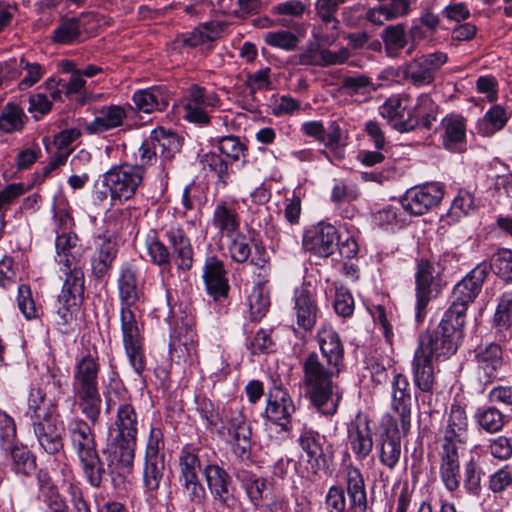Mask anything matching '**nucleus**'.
Returning a JSON list of instances; mask_svg holds the SVG:
<instances>
[{"instance_id": "b1692460", "label": "nucleus", "mask_w": 512, "mask_h": 512, "mask_svg": "<svg viewBox=\"0 0 512 512\" xmlns=\"http://www.w3.org/2000/svg\"><path fill=\"white\" fill-rule=\"evenodd\" d=\"M117 255V245L110 235H98L95 238V250L91 257L92 272L95 277L103 278L112 268Z\"/></svg>"}, {"instance_id": "9b49d317", "label": "nucleus", "mask_w": 512, "mask_h": 512, "mask_svg": "<svg viewBox=\"0 0 512 512\" xmlns=\"http://www.w3.org/2000/svg\"><path fill=\"white\" fill-rule=\"evenodd\" d=\"M439 272L435 266L427 260H421L417 264L415 274L416 282V320L422 322L426 315V308L432 298L437 297L441 291L438 279Z\"/></svg>"}, {"instance_id": "e433bc0d", "label": "nucleus", "mask_w": 512, "mask_h": 512, "mask_svg": "<svg viewBox=\"0 0 512 512\" xmlns=\"http://www.w3.org/2000/svg\"><path fill=\"white\" fill-rule=\"evenodd\" d=\"M132 101L138 112L147 114L162 111L168 106L167 97L160 87L137 90L133 94Z\"/></svg>"}, {"instance_id": "c03bdc74", "label": "nucleus", "mask_w": 512, "mask_h": 512, "mask_svg": "<svg viewBox=\"0 0 512 512\" xmlns=\"http://www.w3.org/2000/svg\"><path fill=\"white\" fill-rule=\"evenodd\" d=\"M150 138L153 140L160 156L170 159L181 148V141L177 134L162 128L152 131Z\"/></svg>"}, {"instance_id": "37998d69", "label": "nucleus", "mask_w": 512, "mask_h": 512, "mask_svg": "<svg viewBox=\"0 0 512 512\" xmlns=\"http://www.w3.org/2000/svg\"><path fill=\"white\" fill-rule=\"evenodd\" d=\"M27 120L21 107L14 103H7L0 112V130L8 134L20 132Z\"/></svg>"}, {"instance_id": "338daca9", "label": "nucleus", "mask_w": 512, "mask_h": 512, "mask_svg": "<svg viewBox=\"0 0 512 512\" xmlns=\"http://www.w3.org/2000/svg\"><path fill=\"white\" fill-rule=\"evenodd\" d=\"M164 436L159 427L152 426L146 443L145 457H165L164 455Z\"/></svg>"}, {"instance_id": "473e14b6", "label": "nucleus", "mask_w": 512, "mask_h": 512, "mask_svg": "<svg viewBox=\"0 0 512 512\" xmlns=\"http://www.w3.org/2000/svg\"><path fill=\"white\" fill-rule=\"evenodd\" d=\"M99 364L90 353L78 360L73 375V390H90L98 388Z\"/></svg>"}, {"instance_id": "0eeeda50", "label": "nucleus", "mask_w": 512, "mask_h": 512, "mask_svg": "<svg viewBox=\"0 0 512 512\" xmlns=\"http://www.w3.org/2000/svg\"><path fill=\"white\" fill-rule=\"evenodd\" d=\"M487 274L488 267L479 265L454 286L452 303L445 313L456 319V325L465 323L467 308L480 293Z\"/></svg>"}, {"instance_id": "13d9d810", "label": "nucleus", "mask_w": 512, "mask_h": 512, "mask_svg": "<svg viewBox=\"0 0 512 512\" xmlns=\"http://www.w3.org/2000/svg\"><path fill=\"white\" fill-rule=\"evenodd\" d=\"M250 314L253 321H259L268 311L270 300L268 292L262 286H256L248 298Z\"/></svg>"}, {"instance_id": "9d476101", "label": "nucleus", "mask_w": 512, "mask_h": 512, "mask_svg": "<svg viewBox=\"0 0 512 512\" xmlns=\"http://www.w3.org/2000/svg\"><path fill=\"white\" fill-rule=\"evenodd\" d=\"M220 106L221 100L216 92L193 84L188 88L184 118L191 123L207 125L210 122L209 113Z\"/></svg>"}, {"instance_id": "49530a36", "label": "nucleus", "mask_w": 512, "mask_h": 512, "mask_svg": "<svg viewBox=\"0 0 512 512\" xmlns=\"http://www.w3.org/2000/svg\"><path fill=\"white\" fill-rule=\"evenodd\" d=\"M220 33L221 29L217 24H201L193 31L183 34L182 43L184 46L196 47L216 40L220 36Z\"/></svg>"}, {"instance_id": "603ef678", "label": "nucleus", "mask_w": 512, "mask_h": 512, "mask_svg": "<svg viewBox=\"0 0 512 512\" xmlns=\"http://www.w3.org/2000/svg\"><path fill=\"white\" fill-rule=\"evenodd\" d=\"M494 323L500 330L512 326V286L507 285L499 298Z\"/></svg>"}, {"instance_id": "052dcab7", "label": "nucleus", "mask_w": 512, "mask_h": 512, "mask_svg": "<svg viewBox=\"0 0 512 512\" xmlns=\"http://www.w3.org/2000/svg\"><path fill=\"white\" fill-rule=\"evenodd\" d=\"M227 239H229L228 251L232 260L237 263H245L251 254L247 236L239 231L234 236L227 237Z\"/></svg>"}, {"instance_id": "4be33fe9", "label": "nucleus", "mask_w": 512, "mask_h": 512, "mask_svg": "<svg viewBox=\"0 0 512 512\" xmlns=\"http://www.w3.org/2000/svg\"><path fill=\"white\" fill-rule=\"evenodd\" d=\"M166 236L172 247L177 268L182 271H189L194 262V251L189 237L178 224L170 225L166 230Z\"/></svg>"}, {"instance_id": "a211bd4d", "label": "nucleus", "mask_w": 512, "mask_h": 512, "mask_svg": "<svg viewBox=\"0 0 512 512\" xmlns=\"http://www.w3.org/2000/svg\"><path fill=\"white\" fill-rule=\"evenodd\" d=\"M440 448H458L468 436V419L465 410L452 405L445 426L440 430Z\"/></svg>"}, {"instance_id": "4d7b16f0", "label": "nucleus", "mask_w": 512, "mask_h": 512, "mask_svg": "<svg viewBox=\"0 0 512 512\" xmlns=\"http://www.w3.org/2000/svg\"><path fill=\"white\" fill-rule=\"evenodd\" d=\"M382 37L385 48L390 55L398 53V51L403 49L407 44L404 24H397L386 27L383 31Z\"/></svg>"}, {"instance_id": "69168bd1", "label": "nucleus", "mask_w": 512, "mask_h": 512, "mask_svg": "<svg viewBox=\"0 0 512 512\" xmlns=\"http://www.w3.org/2000/svg\"><path fill=\"white\" fill-rule=\"evenodd\" d=\"M227 429L233 440L251 437L250 424L246 417L239 411L231 414Z\"/></svg>"}, {"instance_id": "aec40b11", "label": "nucleus", "mask_w": 512, "mask_h": 512, "mask_svg": "<svg viewBox=\"0 0 512 512\" xmlns=\"http://www.w3.org/2000/svg\"><path fill=\"white\" fill-rule=\"evenodd\" d=\"M477 372L485 384L500 378L503 368V351L500 345L490 343L480 347L475 355Z\"/></svg>"}, {"instance_id": "58836bf2", "label": "nucleus", "mask_w": 512, "mask_h": 512, "mask_svg": "<svg viewBox=\"0 0 512 512\" xmlns=\"http://www.w3.org/2000/svg\"><path fill=\"white\" fill-rule=\"evenodd\" d=\"M443 134V145L455 151L458 144L465 140L466 136V120L463 116L457 114L447 115L441 121Z\"/></svg>"}, {"instance_id": "c85d7f7f", "label": "nucleus", "mask_w": 512, "mask_h": 512, "mask_svg": "<svg viewBox=\"0 0 512 512\" xmlns=\"http://www.w3.org/2000/svg\"><path fill=\"white\" fill-rule=\"evenodd\" d=\"M348 442L357 460L366 459L373 449L369 421H354L348 426Z\"/></svg>"}, {"instance_id": "423d86ee", "label": "nucleus", "mask_w": 512, "mask_h": 512, "mask_svg": "<svg viewBox=\"0 0 512 512\" xmlns=\"http://www.w3.org/2000/svg\"><path fill=\"white\" fill-rule=\"evenodd\" d=\"M346 490L348 507L344 489L336 485L329 488L325 497L328 512H366L367 496L364 479L360 470L354 466L346 469Z\"/></svg>"}, {"instance_id": "5fc2aeb1", "label": "nucleus", "mask_w": 512, "mask_h": 512, "mask_svg": "<svg viewBox=\"0 0 512 512\" xmlns=\"http://www.w3.org/2000/svg\"><path fill=\"white\" fill-rule=\"evenodd\" d=\"M18 67L21 72L25 73L21 81L18 83V88L21 91L34 86L45 74V68L41 64L37 62H30L25 57L20 58Z\"/></svg>"}, {"instance_id": "a878e982", "label": "nucleus", "mask_w": 512, "mask_h": 512, "mask_svg": "<svg viewBox=\"0 0 512 512\" xmlns=\"http://www.w3.org/2000/svg\"><path fill=\"white\" fill-rule=\"evenodd\" d=\"M392 408L399 414L401 428L406 433L410 427L411 394L406 376L396 374L392 381Z\"/></svg>"}, {"instance_id": "c756f323", "label": "nucleus", "mask_w": 512, "mask_h": 512, "mask_svg": "<svg viewBox=\"0 0 512 512\" xmlns=\"http://www.w3.org/2000/svg\"><path fill=\"white\" fill-rule=\"evenodd\" d=\"M323 441L324 437L307 425L302 427L297 439L299 446L306 453L308 463L311 465L314 472H316L321 465L326 464V458L322 448Z\"/></svg>"}, {"instance_id": "3c124183", "label": "nucleus", "mask_w": 512, "mask_h": 512, "mask_svg": "<svg viewBox=\"0 0 512 512\" xmlns=\"http://www.w3.org/2000/svg\"><path fill=\"white\" fill-rule=\"evenodd\" d=\"M212 145L232 161H238L247 151V146L236 136H223L212 139Z\"/></svg>"}, {"instance_id": "5701e85b", "label": "nucleus", "mask_w": 512, "mask_h": 512, "mask_svg": "<svg viewBox=\"0 0 512 512\" xmlns=\"http://www.w3.org/2000/svg\"><path fill=\"white\" fill-rule=\"evenodd\" d=\"M211 223L221 237L234 236L240 231V216L237 203L225 200L218 201L213 210Z\"/></svg>"}, {"instance_id": "7c9ffc66", "label": "nucleus", "mask_w": 512, "mask_h": 512, "mask_svg": "<svg viewBox=\"0 0 512 512\" xmlns=\"http://www.w3.org/2000/svg\"><path fill=\"white\" fill-rule=\"evenodd\" d=\"M377 8L369 9L366 18L371 23L381 25L385 21L406 16L417 0H379Z\"/></svg>"}, {"instance_id": "ea45409f", "label": "nucleus", "mask_w": 512, "mask_h": 512, "mask_svg": "<svg viewBox=\"0 0 512 512\" xmlns=\"http://www.w3.org/2000/svg\"><path fill=\"white\" fill-rule=\"evenodd\" d=\"M81 413L86 417L88 423L95 425L101 414V397L99 389L74 391Z\"/></svg>"}, {"instance_id": "e2e57ef3", "label": "nucleus", "mask_w": 512, "mask_h": 512, "mask_svg": "<svg viewBox=\"0 0 512 512\" xmlns=\"http://www.w3.org/2000/svg\"><path fill=\"white\" fill-rule=\"evenodd\" d=\"M342 129L338 122L333 121L328 127V131H325V138L323 144L329 148L333 153L334 157L338 160L344 158V150L342 147Z\"/></svg>"}, {"instance_id": "f3484780", "label": "nucleus", "mask_w": 512, "mask_h": 512, "mask_svg": "<svg viewBox=\"0 0 512 512\" xmlns=\"http://www.w3.org/2000/svg\"><path fill=\"white\" fill-rule=\"evenodd\" d=\"M443 190L438 184H428L409 189L401 198L402 208L411 215H423L436 206L443 198Z\"/></svg>"}, {"instance_id": "f257e3e1", "label": "nucleus", "mask_w": 512, "mask_h": 512, "mask_svg": "<svg viewBox=\"0 0 512 512\" xmlns=\"http://www.w3.org/2000/svg\"><path fill=\"white\" fill-rule=\"evenodd\" d=\"M323 362L316 352L309 353L301 362L305 393L315 409L324 416L337 413L343 390L333 381L343 368L344 347L338 333L322 326L317 333Z\"/></svg>"}, {"instance_id": "ddd939ff", "label": "nucleus", "mask_w": 512, "mask_h": 512, "mask_svg": "<svg viewBox=\"0 0 512 512\" xmlns=\"http://www.w3.org/2000/svg\"><path fill=\"white\" fill-rule=\"evenodd\" d=\"M380 115L399 132H409L419 126L410 97L406 94L388 98L380 107Z\"/></svg>"}, {"instance_id": "2eb2a0df", "label": "nucleus", "mask_w": 512, "mask_h": 512, "mask_svg": "<svg viewBox=\"0 0 512 512\" xmlns=\"http://www.w3.org/2000/svg\"><path fill=\"white\" fill-rule=\"evenodd\" d=\"M84 289V279L80 278V274L76 273L72 279H65L55 305L58 325L66 326L75 320V313L84 297Z\"/></svg>"}, {"instance_id": "393cba45", "label": "nucleus", "mask_w": 512, "mask_h": 512, "mask_svg": "<svg viewBox=\"0 0 512 512\" xmlns=\"http://www.w3.org/2000/svg\"><path fill=\"white\" fill-rule=\"evenodd\" d=\"M38 494L37 499L42 502L44 512H68V506L61 497L51 476L45 470H39L36 474Z\"/></svg>"}, {"instance_id": "6ab92c4d", "label": "nucleus", "mask_w": 512, "mask_h": 512, "mask_svg": "<svg viewBox=\"0 0 512 512\" xmlns=\"http://www.w3.org/2000/svg\"><path fill=\"white\" fill-rule=\"evenodd\" d=\"M34 434L40 446L49 454L59 452L62 447L61 429L57 426L54 412L47 415H37L32 419Z\"/></svg>"}, {"instance_id": "c9c22d12", "label": "nucleus", "mask_w": 512, "mask_h": 512, "mask_svg": "<svg viewBox=\"0 0 512 512\" xmlns=\"http://www.w3.org/2000/svg\"><path fill=\"white\" fill-rule=\"evenodd\" d=\"M127 117L125 109L119 105H110L100 111V115L86 125L89 134H100L123 124Z\"/></svg>"}, {"instance_id": "4468645a", "label": "nucleus", "mask_w": 512, "mask_h": 512, "mask_svg": "<svg viewBox=\"0 0 512 512\" xmlns=\"http://www.w3.org/2000/svg\"><path fill=\"white\" fill-rule=\"evenodd\" d=\"M56 261L63 266L66 279H72L76 273L84 279V259L78 236L73 232H63L58 235L55 242Z\"/></svg>"}, {"instance_id": "a19ab883", "label": "nucleus", "mask_w": 512, "mask_h": 512, "mask_svg": "<svg viewBox=\"0 0 512 512\" xmlns=\"http://www.w3.org/2000/svg\"><path fill=\"white\" fill-rule=\"evenodd\" d=\"M509 119V114L500 105L491 107L478 121V132L483 136H491L502 130Z\"/></svg>"}, {"instance_id": "09e8293b", "label": "nucleus", "mask_w": 512, "mask_h": 512, "mask_svg": "<svg viewBox=\"0 0 512 512\" xmlns=\"http://www.w3.org/2000/svg\"><path fill=\"white\" fill-rule=\"evenodd\" d=\"M236 478L242 483L252 502L257 504L264 498V491L267 489L265 479L257 477L244 469L236 471Z\"/></svg>"}, {"instance_id": "6e6d98bb", "label": "nucleus", "mask_w": 512, "mask_h": 512, "mask_svg": "<svg viewBox=\"0 0 512 512\" xmlns=\"http://www.w3.org/2000/svg\"><path fill=\"white\" fill-rule=\"evenodd\" d=\"M200 162L204 169L213 171L218 178V182L226 187L229 182L230 173L227 162L216 152H208L201 156Z\"/></svg>"}, {"instance_id": "72a5a7b5", "label": "nucleus", "mask_w": 512, "mask_h": 512, "mask_svg": "<svg viewBox=\"0 0 512 512\" xmlns=\"http://www.w3.org/2000/svg\"><path fill=\"white\" fill-rule=\"evenodd\" d=\"M294 308L299 327L305 331L311 330L320 313L314 295L308 289L296 292Z\"/></svg>"}, {"instance_id": "bb28decb", "label": "nucleus", "mask_w": 512, "mask_h": 512, "mask_svg": "<svg viewBox=\"0 0 512 512\" xmlns=\"http://www.w3.org/2000/svg\"><path fill=\"white\" fill-rule=\"evenodd\" d=\"M203 279L208 294L214 299L227 296L229 285L224 264L220 259L214 256L206 259Z\"/></svg>"}, {"instance_id": "79ce46f5", "label": "nucleus", "mask_w": 512, "mask_h": 512, "mask_svg": "<svg viewBox=\"0 0 512 512\" xmlns=\"http://www.w3.org/2000/svg\"><path fill=\"white\" fill-rule=\"evenodd\" d=\"M82 25L77 18H61L54 29L51 39L56 44L69 45L77 42L81 37Z\"/></svg>"}, {"instance_id": "680f3d73", "label": "nucleus", "mask_w": 512, "mask_h": 512, "mask_svg": "<svg viewBox=\"0 0 512 512\" xmlns=\"http://www.w3.org/2000/svg\"><path fill=\"white\" fill-rule=\"evenodd\" d=\"M263 39L267 45L286 51L294 50L299 42L297 36L287 30L266 32Z\"/></svg>"}, {"instance_id": "2f4dec72", "label": "nucleus", "mask_w": 512, "mask_h": 512, "mask_svg": "<svg viewBox=\"0 0 512 512\" xmlns=\"http://www.w3.org/2000/svg\"><path fill=\"white\" fill-rule=\"evenodd\" d=\"M440 478L445 488L454 492L460 485V464L458 448H440Z\"/></svg>"}, {"instance_id": "f03ea898", "label": "nucleus", "mask_w": 512, "mask_h": 512, "mask_svg": "<svg viewBox=\"0 0 512 512\" xmlns=\"http://www.w3.org/2000/svg\"><path fill=\"white\" fill-rule=\"evenodd\" d=\"M117 290L124 350L135 373L141 375L146 367L144 339L134 309L143 296V279L135 261L124 262L120 266Z\"/></svg>"}, {"instance_id": "774afa93", "label": "nucleus", "mask_w": 512, "mask_h": 512, "mask_svg": "<svg viewBox=\"0 0 512 512\" xmlns=\"http://www.w3.org/2000/svg\"><path fill=\"white\" fill-rule=\"evenodd\" d=\"M493 266L496 273L504 280L512 282V251L501 250L494 258Z\"/></svg>"}, {"instance_id": "f8f14e48", "label": "nucleus", "mask_w": 512, "mask_h": 512, "mask_svg": "<svg viewBox=\"0 0 512 512\" xmlns=\"http://www.w3.org/2000/svg\"><path fill=\"white\" fill-rule=\"evenodd\" d=\"M203 472L219 512H231L237 506V499L230 475L217 464L206 465Z\"/></svg>"}, {"instance_id": "6e6552de", "label": "nucleus", "mask_w": 512, "mask_h": 512, "mask_svg": "<svg viewBox=\"0 0 512 512\" xmlns=\"http://www.w3.org/2000/svg\"><path fill=\"white\" fill-rule=\"evenodd\" d=\"M145 170L131 164L116 165L103 174L102 183L113 202L132 198L143 181Z\"/></svg>"}, {"instance_id": "4c0bfd02", "label": "nucleus", "mask_w": 512, "mask_h": 512, "mask_svg": "<svg viewBox=\"0 0 512 512\" xmlns=\"http://www.w3.org/2000/svg\"><path fill=\"white\" fill-rule=\"evenodd\" d=\"M401 457V437L398 429L388 428L380 439V462L388 469L396 467Z\"/></svg>"}, {"instance_id": "8fccbe9b", "label": "nucleus", "mask_w": 512, "mask_h": 512, "mask_svg": "<svg viewBox=\"0 0 512 512\" xmlns=\"http://www.w3.org/2000/svg\"><path fill=\"white\" fill-rule=\"evenodd\" d=\"M201 464L196 450L191 446H185L179 454V481L198 477Z\"/></svg>"}, {"instance_id": "7ed1b4c3", "label": "nucleus", "mask_w": 512, "mask_h": 512, "mask_svg": "<svg viewBox=\"0 0 512 512\" xmlns=\"http://www.w3.org/2000/svg\"><path fill=\"white\" fill-rule=\"evenodd\" d=\"M92 426L79 417H73L67 421L65 429L86 481L90 486L100 488L107 470L99 455Z\"/></svg>"}, {"instance_id": "1a4fd4ad", "label": "nucleus", "mask_w": 512, "mask_h": 512, "mask_svg": "<svg viewBox=\"0 0 512 512\" xmlns=\"http://www.w3.org/2000/svg\"><path fill=\"white\" fill-rule=\"evenodd\" d=\"M447 61L448 56L443 52L424 54L403 66V79L418 88L431 85Z\"/></svg>"}, {"instance_id": "de8ad7c7", "label": "nucleus", "mask_w": 512, "mask_h": 512, "mask_svg": "<svg viewBox=\"0 0 512 512\" xmlns=\"http://www.w3.org/2000/svg\"><path fill=\"white\" fill-rule=\"evenodd\" d=\"M165 471V457H145L143 481L147 490L156 491L160 487Z\"/></svg>"}, {"instance_id": "864d4df0", "label": "nucleus", "mask_w": 512, "mask_h": 512, "mask_svg": "<svg viewBox=\"0 0 512 512\" xmlns=\"http://www.w3.org/2000/svg\"><path fill=\"white\" fill-rule=\"evenodd\" d=\"M437 106L433 103L432 99L427 94H422L417 99V104L414 106L415 115L418 117L419 125L430 130L436 123V110Z\"/></svg>"}, {"instance_id": "cd10ccee", "label": "nucleus", "mask_w": 512, "mask_h": 512, "mask_svg": "<svg viewBox=\"0 0 512 512\" xmlns=\"http://www.w3.org/2000/svg\"><path fill=\"white\" fill-rule=\"evenodd\" d=\"M295 412V406L291 397L284 391H279L274 399H270L265 409L266 418L281 427L283 431L291 429V415Z\"/></svg>"}, {"instance_id": "a18cd8bd", "label": "nucleus", "mask_w": 512, "mask_h": 512, "mask_svg": "<svg viewBox=\"0 0 512 512\" xmlns=\"http://www.w3.org/2000/svg\"><path fill=\"white\" fill-rule=\"evenodd\" d=\"M475 419L478 425L488 433L499 432L505 425L506 417L497 408L483 406L477 409Z\"/></svg>"}, {"instance_id": "39448f33", "label": "nucleus", "mask_w": 512, "mask_h": 512, "mask_svg": "<svg viewBox=\"0 0 512 512\" xmlns=\"http://www.w3.org/2000/svg\"><path fill=\"white\" fill-rule=\"evenodd\" d=\"M464 324L456 325V319L448 317V314L445 313L438 327L432 333L420 337L416 350H423L427 357L435 360L449 358L458 349Z\"/></svg>"}, {"instance_id": "0e129e2a", "label": "nucleus", "mask_w": 512, "mask_h": 512, "mask_svg": "<svg viewBox=\"0 0 512 512\" xmlns=\"http://www.w3.org/2000/svg\"><path fill=\"white\" fill-rule=\"evenodd\" d=\"M51 412H55V407L45 406V393L40 388H32L28 398V413L31 420L37 415H47Z\"/></svg>"}, {"instance_id": "bf43d9fd", "label": "nucleus", "mask_w": 512, "mask_h": 512, "mask_svg": "<svg viewBox=\"0 0 512 512\" xmlns=\"http://www.w3.org/2000/svg\"><path fill=\"white\" fill-rule=\"evenodd\" d=\"M476 208L474 195L468 190L461 189L454 198L449 213L452 217L461 218L475 212Z\"/></svg>"}, {"instance_id": "f704fd0d", "label": "nucleus", "mask_w": 512, "mask_h": 512, "mask_svg": "<svg viewBox=\"0 0 512 512\" xmlns=\"http://www.w3.org/2000/svg\"><path fill=\"white\" fill-rule=\"evenodd\" d=\"M413 381L415 386L424 393H430L435 383L434 368L432 359L423 353V350H416L412 362Z\"/></svg>"}, {"instance_id": "dca6fc26", "label": "nucleus", "mask_w": 512, "mask_h": 512, "mask_svg": "<svg viewBox=\"0 0 512 512\" xmlns=\"http://www.w3.org/2000/svg\"><path fill=\"white\" fill-rule=\"evenodd\" d=\"M340 241V235L335 226L321 222L305 232L303 247L319 257H329L334 253Z\"/></svg>"}, {"instance_id": "412c9836", "label": "nucleus", "mask_w": 512, "mask_h": 512, "mask_svg": "<svg viewBox=\"0 0 512 512\" xmlns=\"http://www.w3.org/2000/svg\"><path fill=\"white\" fill-rule=\"evenodd\" d=\"M1 440V448L7 453L10 469L18 475L30 476L36 470V457L24 445L15 444L16 434L13 439Z\"/></svg>"}, {"instance_id": "20e7f679", "label": "nucleus", "mask_w": 512, "mask_h": 512, "mask_svg": "<svg viewBox=\"0 0 512 512\" xmlns=\"http://www.w3.org/2000/svg\"><path fill=\"white\" fill-rule=\"evenodd\" d=\"M114 425L116 435L108 449L107 466L110 473L122 474L132 469L137 446L138 415L132 404H119Z\"/></svg>"}]
</instances>
